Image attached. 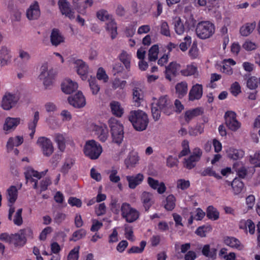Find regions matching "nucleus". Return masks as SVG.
<instances>
[{"instance_id":"1","label":"nucleus","mask_w":260,"mask_h":260,"mask_svg":"<svg viewBox=\"0 0 260 260\" xmlns=\"http://www.w3.org/2000/svg\"><path fill=\"white\" fill-rule=\"evenodd\" d=\"M128 119L134 128L139 132L145 130L149 123L147 114L139 110L131 111L128 115Z\"/></svg>"},{"instance_id":"6","label":"nucleus","mask_w":260,"mask_h":260,"mask_svg":"<svg viewBox=\"0 0 260 260\" xmlns=\"http://www.w3.org/2000/svg\"><path fill=\"white\" fill-rule=\"evenodd\" d=\"M37 144L40 147L43 155L46 157L50 156L54 152V147L51 141L45 137H39Z\"/></svg>"},{"instance_id":"52","label":"nucleus","mask_w":260,"mask_h":260,"mask_svg":"<svg viewBox=\"0 0 260 260\" xmlns=\"http://www.w3.org/2000/svg\"><path fill=\"white\" fill-rule=\"evenodd\" d=\"M146 245V242L144 241H142L140 243V247L137 246H133L128 250V252L129 253H141L143 251Z\"/></svg>"},{"instance_id":"59","label":"nucleus","mask_w":260,"mask_h":260,"mask_svg":"<svg viewBox=\"0 0 260 260\" xmlns=\"http://www.w3.org/2000/svg\"><path fill=\"white\" fill-rule=\"evenodd\" d=\"M20 233L25 237V241L26 239L33 238V231L30 228H26L25 229L20 230Z\"/></svg>"},{"instance_id":"57","label":"nucleus","mask_w":260,"mask_h":260,"mask_svg":"<svg viewBox=\"0 0 260 260\" xmlns=\"http://www.w3.org/2000/svg\"><path fill=\"white\" fill-rule=\"evenodd\" d=\"M174 27L175 31L177 34L181 35L184 32L185 28L180 18L175 21Z\"/></svg>"},{"instance_id":"55","label":"nucleus","mask_w":260,"mask_h":260,"mask_svg":"<svg viewBox=\"0 0 260 260\" xmlns=\"http://www.w3.org/2000/svg\"><path fill=\"white\" fill-rule=\"evenodd\" d=\"M258 86L257 79L253 76L251 77L247 81V87L250 89H254Z\"/></svg>"},{"instance_id":"40","label":"nucleus","mask_w":260,"mask_h":260,"mask_svg":"<svg viewBox=\"0 0 260 260\" xmlns=\"http://www.w3.org/2000/svg\"><path fill=\"white\" fill-rule=\"evenodd\" d=\"M54 140L57 144L58 149L63 152L66 148L65 139L63 136L60 134H56L54 135Z\"/></svg>"},{"instance_id":"39","label":"nucleus","mask_w":260,"mask_h":260,"mask_svg":"<svg viewBox=\"0 0 260 260\" xmlns=\"http://www.w3.org/2000/svg\"><path fill=\"white\" fill-rule=\"evenodd\" d=\"M106 29L110 33L112 39H114L116 38L117 35V26L114 20H109L107 23Z\"/></svg>"},{"instance_id":"20","label":"nucleus","mask_w":260,"mask_h":260,"mask_svg":"<svg viewBox=\"0 0 260 260\" xmlns=\"http://www.w3.org/2000/svg\"><path fill=\"white\" fill-rule=\"evenodd\" d=\"M203 95V87L201 84H197L193 85L189 92V100L193 101L199 100Z\"/></svg>"},{"instance_id":"11","label":"nucleus","mask_w":260,"mask_h":260,"mask_svg":"<svg viewBox=\"0 0 260 260\" xmlns=\"http://www.w3.org/2000/svg\"><path fill=\"white\" fill-rule=\"evenodd\" d=\"M19 100V97L16 94L6 93L3 96L2 106L4 110H9L13 107Z\"/></svg>"},{"instance_id":"35","label":"nucleus","mask_w":260,"mask_h":260,"mask_svg":"<svg viewBox=\"0 0 260 260\" xmlns=\"http://www.w3.org/2000/svg\"><path fill=\"white\" fill-rule=\"evenodd\" d=\"M139 160V156L137 155L131 154L125 159L124 163L127 168L131 169L136 166Z\"/></svg>"},{"instance_id":"30","label":"nucleus","mask_w":260,"mask_h":260,"mask_svg":"<svg viewBox=\"0 0 260 260\" xmlns=\"http://www.w3.org/2000/svg\"><path fill=\"white\" fill-rule=\"evenodd\" d=\"M239 228L246 231L248 229L249 233L251 235L255 233V224L250 219L241 220L239 223Z\"/></svg>"},{"instance_id":"9","label":"nucleus","mask_w":260,"mask_h":260,"mask_svg":"<svg viewBox=\"0 0 260 260\" xmlns=\"http://www.w3.org/2000/svg\"><path fill=\"white\" fill-rule=\"evenodd\" d=\"M224 118L226 125L232 131H236L240 127V124L236 119V114L234 112H226L224 115Z\"/></svg>"},{"instance_id":"14","label":"nucleus","mask_w":260,"mask_h":260,"mask_svg":"<svg viewBox=\"0 0 260 260\" xmlns=\"http://www.w3.org/2000/svg\"><path fill=\"white\" fill-rule=\"evenodd\" d=\"M140 83L135 81L131 82V85L133 87V101L136 103V105L139 106L143 100V95L141 89L140 88Z\"/></svg>"},{"instance_id":"47","label":"nucleus","mask_w":260,"mask_h":260,"mask_svg":"<svg viewBox=\"0 0 260 260\" xmlns=\"http://www.w3.org/2000/svg\"><path fill=\"white\" fill-rule=\"evenodd\" d=\"M117 170L112 168L111 170H108L107 173L109 174V179L113 183H117L120 180V177L117 175Z\"/></svg>"},{"instance_id":"19","label":"nucleus","mask_w":260,"mask_h":260,"mask_svg":"<svg viewBox=\"0 0 260 260\" xmlns=\"http://www.w3.org/2000/svg\"><path fill=\"white\" fill-rule=\"evenodd\" d=\"M47 171L48 170H46L45 171L38 172V171L34 170L31 168H27L24 172V175L26 181V183L28 181H30L32 177H35L38 179H41V177L45 175Z\"/></svg>"},{"instance_id":"28","label":"nucleus","mask_w":260,"mask_h":260,"mask_svg":"<svg viewBox=\"0 0 260 260\" xmlns=\"http://www.w3.org/2000/svg\"><path fill=\"white\" fill-rule=\"evenodd\" d=\"M23 142V138L21 136L11 137L9 139L7 143L8 151H11L14 146L17 147L20 145Z\"/></svg>"},{"instance_id":"33","label":"nucleus","mask_w":260,"mask_h":260,"mask_svg":"<svg viewBox=\"0 0 260 260\" xmlns=\"http://www.w3.org/2000/svg\"><path fill=\"white\" fill-rule=\"evenodd\" d=\"M255 26V22H253L252 23H247L240 28V33L242 36L247 37L253 31Z\"/></svg>"},{"instance_id":"17","label":"nucleus","mask_w":260,"mask_h":260,"mask_svg":"<svg viewBox=\"0 0 260 260\" xmlns=\"http://www.w3.org/2000/svg\"><path fill=\"white\" fill-rule=\"evenodd\" d=\"M50 42L52 46H57L64 42V38L59 29L53 28L50 34Z\"/></svg>"},{"instance_id":"58","label":"nucleus","mask_w":260,"mask_h":260,"mask_svg":"<svg viewBox=\"0 0 260 260\" xmlns=\"http://www.w3.org/2000/svg\"><path fill=\"white\" fill-rule=\"evenodd\" d=\"M124 231L125 237L128 240L134 241L135 240V238L133 235V231L132 227L128 225L125 224L124 225Z\"/></svg>"},{"instance_id":"61","label":"nucleus","mask_w":260,"mask_h":260,"mask_svg":"<svg viewBox=\"0 0 260 260\" xmlns=\"http://www.w3.org/2000/svg\"><path fill=\"white\" fill-rule=\"evenodd\" d=\"M126 81H121L119 79H115L112 83V88L116 89L118 88L123 89L126 85Z\"/></svg>"},{"instance_id":"12","label":"nucleus","mask_w":260,"mask_h":260,"mask_svg":"<svg viewBox=\"0 0 260 260\" xmlns=\"http://www.w3.org/2000/svg\"><path fill=\"white\" fill-rule=\"evenodd\" d=\"M92 128L98 135L99 140L102 142H105L109 136L108 129L107 125L104 123H100L99 124H92Z\"/></svg>"},{"instance_id":"5","label":"nucleus","mask_w":260,"mask_h":260,"mask_svg":"<svg viewBox=\"0 0 260 260\" xmlns=\"http://www.w3.org/2000/svg\"><path fill=\"white\" fill-rule=\"evenodd\" d=\"M121 216L128 223L137 220L140 216L139 212L131 207L130 204L124 203L121 206Z\"/></svg>"},{"instance_id":"4","label":"nucleus","mask_w":260,"mask_h":260,"mask_svg":"<svg viewBox=\"0 0 260 260\" xmlns=\"http://www.w3.org/2000/svg\"><path fill=\"white\" fill-rule=\"evenodd\" d=\"M84 152L87 156L92 159H97L102 152V146L93 140H89L86 143Z\"/></svg>"},{"instance_id":"24","label":"nucleus","mask_w":260,"mask_h":260,"mask_svg":"<svg viewBox=\"0 0 260 260\" xmlns=\"http://www.w3.org/2000/svg\"><path fill=\"white\" fill-rule=\"evenodd\" d=\"M11 56L10 50L6 46H2L0 49V64L5 66L10 61Z\"/></svg>"},{"instance_id":"26","label":"nucleus","mask_w":260,"mask_h":260,"mask_svg":"<svg viewBox=\"0 0 260 260\" xmlns=\"http://www.w3.org/2000/svg\"><path fill=\"white\" fill-rule=\"evenodd\" d=\"M153 194L149 192L144 191L142 193L141 200L146 211H148L153 204Z\"/></svg>"},{"instance_id":"32","label":"nucleus","mask_w":260,"mask_h":260,"mask_svg":"<svg viewBox=\"0 0 260 260\" xmlns=\"http://www.w3.org/2000/svg\"><path fill=\"white\" fill-rule=\"evenodd\" d=\"M176 92L179 98L184 97L187 92V84L186 82L183 81L178 83L175 86Z\"/></svg>"},{"instance_id":"49","label":"nucleus","mask_w":260,"mask_h":260,"mask_svg":"<svg viewBox=\"0 0 260 260\" xmlns=\"http://www.w3.org/2000/svg\"><path fill=\"white\" fill-rule=\"evenodd\" d=\"M40 74L39 77L40 79L46 77V76H49L52 75V72L50 70H48V64L47 63H44L40 69Z\"/></svg>"},{"instance_id":"46","label":"nucleus","mask_w":260,"mask_h":260,"mask_svg":"<svg viewBox=\"0 0 260 260\" xmlns=\"http://www.w3.org/2000/svg\"><path fill=\"white\" fill-rule=\"evenodd\" d=\"M89 85L93 94H98L100 89V87L98 83L97 80L95 78L89 79Z\"/></svg>"},{"instance_id":"53","label":"nucleus","mask_w":260,"mask_h":260,"mask_svg":"<svg viewBox=\"0 0 260 260\" xmlns=\"http://www.w3.org/2000/svg\"><path fill=\"white\" fill-rule=\"evenodd\" d=\"M204 132V127L202 125H198L194 128L191 127L189 129V134L191 136H197Z\"/></svg>"},{"instance_id":"10","label":"nucleus","mask_w":260,"mask_h":260,"mask_svg":"<svg viewBox=\"0 0 260 260\" xmlns=\"http://www.w3.org/2000/svg\"><path fill=\"white\" fill-rule=\"evenodd\" d=\"M69 104L76 108H81L86 105L84 96L81 91H78L75 94L69 96L68 98Z\"/></svg>"},{"instance_id":"56","label":"nucleus","mask_w":260,"mask_h":260,"mask_svg":"<svg viewBox=\"0 0 260 260\" xmlns=\"http://www.w3.org/2000/svg\"><path fill=\"white\" fill-rule=\"evenodd\" d=\"M22 209L20 208L16 211L13 222L17 225H20L22 224L23 220L22 217Z\"/></svg>"},{"instance_id":"64","label":"nucleus","mask_w":260,"mask_h":260,"mask_svg":"<svg viewBox=\"0 0 260 260\" xmlns=\"http://www.w3.org/2000/svg\"><path fill=\"white\" fill-rule=\"evenodd\" d=\"M190 186V182L188 180L184 179H179L177 182V187L182 190H184L188 188Z\"/></svg>"},{"instance_id":"48","label":"nucleus","mask_w":260,"mask_h":260,"mask_svg":"<svg viewBox=\"0 0 260 260\" xmlns=\"http://www.w3.org/2000/svg\"><path fill=\"white\" fill-rule=\"evenodd\" d=\"M119 59L124 64L127 69L130 68L131 56L125 51H123L119 55Z\"/></svg>"},{"instance_id":"60","label":"nucleus","mask_w":260,"mask_h":260,"mask_svg":"<svg viewBox=\"0 0 260 260\" xmlns=\"http://www.w3.org/2000/svg\"><path fill=\"white\" fill-rule=\"evenodd\" d=\"M97 78L100 80H103L104 82H107L108 80V76L106 73L105 71L102 68H100L96 74Z\"/></svg>"},{"instance_id":"54","label":"nucleus","mask_w":260,"mask_h":260,"mask_svg":"<svg viewBox=\"0 0 260 260\" xmlns=\"http://www.w3.org/2000/svg\"><path fill=\"white\" fill-rule=\"evenodd\" d=\"M80 247H74L69 253L68 256V260H78L79 258V251Z\"/></svg>"},{"instance_id":"42","label":"nucleus","mask_w":260,"mask_h":260,"mask_svg":"<svg viewBox=\"0 0 260 260\" xmlns=\"http://www.w3.org/2000/svg\"><path fill=\"white\" fill-rule=\"evenodd\" d=\"M207 217L209 219L217 220L219 218V212L212 206H209L207 209Z\"/></svg>"},{"instance_id":"37","label":"nucleus","mask_w":260,"mask_h":260,"mask_svg":"<svg viewBox=\"0 0 260 260\" xmlns=\"http://www.w3.org/2000/svg\"><path fill=\"white\" fill-rule=\"evenodd\" d=\"M233 169H235L238 176L241 178H245L247 174L246 168L240 164L239 162L234 164Z\"/></svg>"},{"instance_id":"13","label":"nucleus","mask_w":260,"mask_h":260,"mask_svg":"<svg viewBox=\"0 0 260 260\" xmlns=\"http://www.w3.org/2000/svg\"><path fill=\"white\" fill-rule=\"evenodd\" d=\"M26 17L29 20L38 19L41 15L39 4L37 1L30 5L26 12Z\"/></svg>"},{"instance_id":"7","label":"nucleus","mask_w":260,"mask_h":260,"mask_svg":"<svg viewBox=\"0 0 260 260\" xmlns=\"http://www.w3.org/2000/svg\"><path fill=\"white\" fill-rule=\"evenodd\" d=\"M202 151L199 148H195L192 150L191 155L187 158H184L183 160V166L185 168L190 170L193 168L197 162H198L202 155Z\"/></svg>"},{"instance_id":"62","label":"nucleus","mask_w":260,"mask_h":260,"mask_svg":"<svg viewBox=\"0 0 260 260\" xmlns=\"http://www.w3.org/2000/svg\"><path fill=\"white\" fill-rule=\"evenodd\" d=\"M184 42L180 43L179 45L180 49L182 51H186L188 48V46H189L191 43V38L189 36L185 37L184 39Z\"/></svg>"},{"instance_id":"22","label":"nucleus","mask_w":260,"mask_h":260,"mask_svg":"<svg viewBox=\"0 0 260 260\" xmlns=\"http://www.w3.org/2000/svg\"><path fill=\"white\" fill-rule=\"evenodd\" d=\"M126 178L128 182L129 187L134 189L143 181L144 176L142 174L139 173L136 175L127 176Z\"/></svg>"},{"instance_id":"25","label":"nucleus","mask_w":260,"mask_h":260,"mask_svg":"<svg viewBox=\"0 0 260 260\" xmlns=\"http://www.w3.org/2000/svg\"><path fill=\"white\" fill-rule=\"evenodd\" d=\"M58 5L62 15H64L71 19L74 18L73 12L70 8L69 3L66 0H59Z\"/></svg>"},{"instance_id":"16","label":"nucleus","mask_w":260,"mask_h":260,"mask_svg":"<svg viewBox=\"0 0 260 260\" xmlns=\"http://www.w3.org/2000/svg\"><path fill=\"white\" fill-rule=\"evenodd\" d=\"M77 72L81 76L82 80H85L88 73V66L82 60L77 59L74 61Z\"/></svg>"},{"instance_id":"8","label":"nucleus","mask_w":260,"mask_h":260,"mask_svg":"<svg viewBox=\"0 0 260 260\" xmlns=\"http://www.w3.org/2000/svg\"><path fill=\"white\" fill-rule=\"evenodd\" d=\"M157 106L167 115H171L174 111L172 103L167 95L161 96L159 99Z\"/></svg>"},{"instance_id":"44","label":"nucleus","mask_w":260,"mask_h":260,"mask_svg":"<svg viewBox=\"0 0 260 260\" xmlns=\"http://www.w3.org/2000/svg\"><path fill=\"white\" fill-rule=\"evenodd\" d=\"M200 174L203 177L209 176H213L217 179H220L221 178L220 175L216 173L212 167L205 168L200 172Z\"/></svg>"},{"instance_id":"3","label":"nucleus","mask_w":260,"mask_h":260,"mask_svg":"<svg viewBox=\"0 0 260 260\" xmlns=\"http://www.w3.org/2000/svg\"><path fill=\"white\" fill-rule=\"evenodd\" d=\"M196 32L197 36L201 39L210 38L215 32L214 25L209 21H201L196 26Z\"/></svg>"},{"instance_id":"34","label":"nucleus","mask_w":260,"mask_h":260,"mask_svg":"<svg viewBox=\"0 0 260 260\" xmlns=\"http://www.w3.org/2000/svg\"><path fill=\"white\" fill-rule=\"evenodd\" d=\"M18 189L15 186H11L7 189V199L10 203H14L17 199Z\"/></svg>"},{"instance_id":"18","label":"nucleus","mask_w":260,"mask_h":260,"mask_svg":"<svg viewBox=\"0 0 260 260\" xmlns=\"http://www.w3.org/2000/svg\"><path fill=\"white\" fill-rule=\"evenodd\" d=\"M78 84L70 79H66L61 84V89L66 94H71L77 89Z\"/></svg>"},{"instance_id":"51","label":"nucleus","mask_w":260,"mask_h":260,"mask_svg":"<svg viewBox=\"0 0 260 260\" xmlns=\"http://www.w3.org/2000/svg\"><path fill=\"white\" fill-rule=\"evenodd\" d=\"M39 119V112L36 111L32 120L30 121L28 124V128L30 131H36V127Z\"/></svg>"},{"instance_id":"63","label":"nucleus","mask_w":260,"mask_h":260,"mask_svg":"<svg viewBox=\"0 0 260 260\" xmlns=\"http://www.w3.org/2000/svg\"><path fill=\"white\" fill-rule=\"evenodd\" d=\"M53 216L54 221L57 223L62 222L66 218V215L60 212H54Z\"/></svg>"},{"instance_id":"23","label":"nucleus","mask_w":260,"mask_h":260,"mask_svg":"<svg viewBox=\"0 0 260 260\" xmlns=\"http://www.w3.org/2000/svg\"><path fill=\"white\" fill-rule=\"evenodd\" d=\"M20 121L19 118L7 117L4 124V130L8 132L13 131L20 123Z\"/></svg>"},{"instance_id":"2","label":"nucleus","mask_w":260,"mask_h":260,"mask_svg":"<svg viewBox=\"0 0 260 260\" xmlns=\"http://www.w3.org/2000/svg\"><path fill=\"white\" fill-rule=\"evenodd\" d=\"M108 123L111 128L113 142L117 144L121 143L123 139V127L118 121L114 118H111Z\"/></svg>"},{"instance_id":"43","label":"nucleus","mask_w":260,"mask_h":260,"mask_svg":"<svg viewBox=\"0 0 260 260\" xmlns=\"http://www.w3.org/2000/svg\"><path fill=\"white\" fill-rule=\"evenodd\" d=\"M25 242V237L20 233L11 235V243L20 245Z\"/></svg>"},{"instance_id":"41","label":"nucleus","mask_w":260,"mask_h":260,"mask_svg":"<svg viewBox=\"0 0 260 260\" xmlns=\"http://www.w3.org/2000/svg\"><path fill=\"white\" fill-rule=\"evenodd\" d=\"M158 54V46L157 45H153L148 51V59L150 61H155L157 59Z\"/></svg>"},{"instance_id":"21","label":"nucleus","mask_w":260,"mask_h":260,"mask_svg":"<svg viewBox=\"0 0 260 260\" xmlns=\"http://www.w3.org/2000/svg\"><path fill=\"white\" fill-rule=\"evenodd\" d=\"M147 182L149 185L153 189H157L158 193L162 194L166 191V187L162 182L159 183L157 180L149 177L147 179Z\"/></svg>"},{"instance_id":"15","label":"nucleus","mask_w":260,"mask_h":260,"mask_svg":"<svg viewBox=\"0 0 260 260\" xmlns=\"http://www.w3.org/2000/svg\"><path fill=\"white\" fill-rule=\"evenodd\" d=\"M181 66L179 64L175 62H171L167 67H166L165 76L166 78L172 81V78L177 76L178 71L180 69Z\"/></svg>"},{"instance_id":"31","label":"nucleus","mask_w":260,"mask_h":260,"mask_svg":"<svg viewBox=\"0 0 260 260\" xmlns=\"http://www.w3.org/2000/svg\"><path fill=\"white\" fill-rule=\"evenodd\" d=\"M224 243L232 248L241 249L243 246L241 245L239 240L233 237H226L224 240Z\"/></svg>"},{"instance_id":"38","label":"nucleus","mask_w":260,"mask_h":260,"mask_svg":"<svg viewBox=\"0 0 260 260\" xmlns=\"http://www.w3.org/2000/svg\"><path fill=\"white\" fill-rule=\"evenodd\" d=\"M175 198L172 195L168 196L164 202V207L168 211H172L175 207Z\"/></svg>"},{"instance_id":"27","label":"nucleus","mask_w":260,"mask_h":260,"mask_svg":"<svg viewBox=\"0 0 260 260\" xmlns=\"http://www.w3.org/2000/svg\"><path fill=\"white\" fill-rule=\"evenodd\" d=\"M227 155L229 158L233 160H238L242 158L244 155V152L240 149H236L234 148H229L226 150Z\"/></svg>"},{"instance_id":"45","label":"nucleus","mask_w":260,"mask_h":260,"mask_svg":"<svg viewBox=\"0 0 260 260\" xmlns=\"http://www.w3.org/2000/svg\"><path fill=\"white\" fill-rule=\"evenodd\" d=\"M197 72V68L192 64L188 65L186 69L181 71V73L185 76L194 75Z\"/></svg>"},{"instance_id":"29","label":"nucleus","mask_w":260,"mask_h":260,"mask_svg":"<svg viewBox=\"0 0 260 260\" xmlns=\"http://www.w3.org/2000/svg\"><path fill=\"white\" fill-rule=\"evenodd\" d=\"M110 107L113 115L118 117L122 116L123 114V108L119 102L115 101H112L110 103Z\"/></svg>"},{"instance_id":"50","label":"nucleus","mask_w":260,"mask_h":260,"mask_svg":"<svg viewBox=\"0 0 260 260\" xmlns=\"http://www.w3.org/2000/svg\"><path fill=\"white\" fill-rule=\"evenodd\" d=\"M86 234V232L85 230L83 229H80L73 234L72 238L71 239V240L76 241L84 238Z\"/></svg>"},{"instance_id":"36","label":"nucleus","mask_w":260,"mask_h":260,"mask_svg":"<svg viewBox=\"0 0 260 260\" xmlns=\"http://www.w3.org/2000/svg\"><path fill=\"white\" fill-rule=\"evenodd\" d=\"M202 111L200 108H195L191 110L186 111L184 115L185 120L187 122H189L191 119L196 117L200 115Z\"/></svg>"}]
</instances>
